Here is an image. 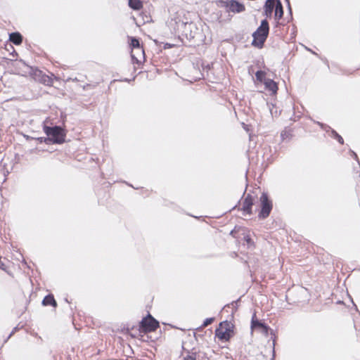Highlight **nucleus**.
Instances as JSON below:
<instances>
[{"label":"nucleus","mask_w":360,"mask_h":360,"mask_svg":"<svg viewBox=\"0 0 360 360\" xmlns=\"http://www.w3.org/2000/svg\"><path fill=\"white\" fill-rule=\"evenodd\" d=\"M269 31V22L266 20H263L260 26L252 34V44L255 47L262 48L268 37Z\"/></svg>","instance_id":"obj_1"},{"label":"nucleus","mask_w":360,"mask_h":360,"mask_svg":"<svg viewBox=\"0 0 360 360\" xmlns=\"http://www.w3.org/2000/svg\"><path fill=\"white\" fill-rule=\"evenodd\" d=\"M44 133L47 135L49 142L60 144L65 142V133L60 126L48 127L44 125Z\"/></svg>","instance_id":"obj_2"},{"label":"nucleus","mask_w":360,"mask_h":360,"mask_svg":"<svg viewBox=\"0 0 360 360\" xmlns=\"http://www.w3.org/2000/svg\"><path fill=\"white\" fill-rule=\"evenodd\" d=\"M259 201L261 210L259 212L258 217L261 219H264L269 216L272 210V201L269 199L267 193H262L259 198Z\"/></svg>","instance_id":"obj_3"},{"label":"nucleus","mask_w":360,"mask_h":360,"mask_svg":"<svg viewBox=\"0 0 360 360\" xmlns=\"http://www.w3.org/2000/svg\"><path fill=\"white\" fill-rule=\"evenodd\" d=\"M142 331L145 333L155 331L159 327V322L150 314L143 318L140 323Z\"/></svg>","instance_id":"obj_4"},{"label":"nucleus","mask_w":360,"mask_h":360,"mask_svg":"<svg viewBox=\"0 0 360 360\" xmlns=\"http://www.w3.org/2000/svg\"><path fill=\"white\" fill-rule=\"evenodd\" d=\"M223 326H226L225 330H223L222 329H216L215 335L219 340L228 341L231 338L233 331L231 330L228 321L221 322L220 323V326L223 327Z\"/></svg>","instance_id":"obj_5"},{"label":"nucleus","mask_w":360,"mask_h":360,"mask_svg":"<svg viewBox=\"0 0 360 360\" xmlns=\"http://www.w3.org/2000/svg\"><path fill=\"white\" fill-rule=\"evenodd\" d=\"M255 198L250 194H248L243 202L241 210L245 214H252V207L254 205Z\"/></svg>","instance_id":"obj_6"},{"label":"nucleus","mask_w":360,"mask_h":360,"mask_svg":"<svg viewBox=\"0 0 360 360\" xmlns=\"http://www.w3.org/2000/svg\"><path fill=\"white\" fill-rule=\"evenodd\" d=\"M226 6L228 8L229 11L233 13H240L245 11V6L236 1V0H230L226 1Z\"/></svg>","instance_id":"obj_7"},{"label":"nucleus","mask_w":360,"mask_h":360,"mask_svg":"<svg viewBox=\"0 0 360 360\" xmlns=\"http://www.w3.org/2000/svg\"><path fill=\"white\" fill-rule=\"evenodd\" d=\"M256 328H260L262 330V332L266 334L268 333L269 329V328L264 323H262V321H259L256 318V314H254L251 321V329L254 330Z\"/></svg>","instance_id":"obj_8"},{"label":"nucleus","mask_w":360,"mask_h":360,"mask_svg":"<svg viewBox=\"0 0 360 360\" xmlns=\"http://www.w3.org/2000/svg\"><path fill=\"white\" fill-rule=\"evenodd\" d=\"M131 56L134 63H141V59L144 60L145 53L143 47L138 49H132L131 51Z\"/></svg>","instance_id":"obj_9"},{"label":"nucleus","mask_w":360,"mask_h":360,"mask_svg":"<svg viewBox=\"0 0 360 360\" xmlns=\"http://www.w3.org/2000/svg\"><path fill=\"white\" fill-rule=\"evenodd\" d=\"M264 84L267 90L271 91L273 94H276L278 91V85L276 82L271 79H265L264 81Z\"/></svg>","instance_id":"obj_10"},{"label":"nucleus","mask_w":360,"mask_h":360,"mask_svg":"<svg viewBox=\"0 0 360 360\" xmlns=\"http://www.w3.org/2000/svg\"><path fill=\"white\" fill-rule=\"evenodd\" d=\"M275 0H266L264 4V13L266 16H271L276 7Z\"/></svg>","instance_id":"obj_11"},{"label":"nucleus","mask_w":360,"mask_h":360,"mask_svg":"<svg viewBox=\"0 0 360 360\" xmlns=\"http://www.w3.org/2000/svg\"><path fill=\"white\" fill-rule=\"evenodd\" d=\"M9 40L15 45H20L22 41V37L19 32H13L9 35Z\"/></svg>","instance_id":"obj_12"},{"label":"nucleus","mask_w":360,"mask_h":360,"mask_svg":"<svg viewBox=\"0 0 360 360\" xmlns=\"http://www.w3.org/2000/svg\"><path fill=\"white\" fill-rule=\"evenodd\" d=\"M283 15V5L280 0H276V7H275V18L277 19H281Z\"/></svg>","instance_id":"obj_13"},{"label":"nucleus","mask_w":360,"mask_h":360,"mask_svg":"<svg viewBox=\"0 0 360 360\" xmlns=\"http://www.w3.org/2000/svg\"><path fill=\"white\" fill-rule=\"evenodd\" d=\"M42 304L44 306L51 305L54 307L57 306L56 301L55 300L53 295H48L42 300Z\"/></svg>","instance_id":"obj_14"},{"label":"nucleus","mask_w":360,"mask_h":360,"mask_svg":"<svg viewBox=\"0 0 360 360\" xmlns=\"http://www.w3.org/2000/svg\"><path fill=\"white\" fill-rule=\"evenodd\" d=\"M142 6V2L140 0H129V6L134 10H140Z\"/></svg>","instance_id":"obj_15"},{"label":"nucleus","mask_w":360,"mask_h":360,"mask_svg":"<svg viewBox=\"0 0 360 360\" xmlns=\"http://www.w3.org/2000/svg\"><path fill=\"white\" fill-rule=\"evenodd\" d=\"M130 46L132 49H138L142 47L139 42V40L136 37H131V44Z\"/></svg>","instance_id":"obj_16"},{"label":"nucleus","mask_w":360,"mask_h":360,"mask_svg":"<svg viewBox=\"0 0 360 360\" xmlns=\"http://www.w3.org/2000/svg\"><path fill=\"white\" fill-rule=\"evenodd\" d=\"M265 75H266L265 72H264L262 70H258L255 73L256 78L259 82L264 81V79H264Z\"/></svg>","instance_id":"obj_17"},{"label":"nucleus","mask_w":360,"mask_h":360,"mask_svg":"<svg viewBox=\"0 0 360 360\" xmlns=\"http://www.w3.org/2000/svg\"><path fill=\"white\" fill-rule=\"evenodd\" d=\"M332 133L334 135V137L338 140V141L341 143V144H343L344 143V140L342 139V137L339 135L334 130H332Z\"/></svg>","instance_id":"obj_18"},{"label":"nucleus","mask_w":360,"mask_h":360,"mask_svg":"<svg viewBox=\"0 0 360 360\" xmlns=\"http://www.w3.org/2000/svg\"><path fill=\"white\" fill-rule=\"evenodd\" d=\"M214 321V318H207L206 319L202 325V327L205 328V327H207V326L210 325L211 323H212V322Z\"/></svg>","instance_id":"obj_19"},{"label":"nucleus","mask_w":360,"mask_h":360,"mask_svg":"<svg viewBox=\"0 0 360 360\" xmlns=\"http://www.w3.org/2000/svg\"><path fill=\"white\" fill-rule=\"evenodd\" d=\"M184 360H196V354L192 353L184 357Z\"/></svg>","instance_id":"obj_20"},{"label":"nucleus","mask_w":360,"mask_h":360,"mask_svg":"<svg viewBox=\"0 0 360 360\" xmlns=\"http://www.w3.org/2000/svg\"><path fill=\"white\" fill-rule=\"evenodd\" d=\"M43 82L44 84H46L48 85H51L52 84V79L51 77H49V76H45L44 78H43Z\"/></svg>","instance_id":"obj_21"},{"label":"nucleus","mask_w":360,"mask_h":360,"mask_svg":"<svg viewBox=\"0 0 360 360\" xmlns=\"http://www.w3.org/2000/svg\"><path fill=\"white\" fill-rule=\"evenodd\" d=\"M36 140H37L39 143H49V139H48V137L46 138V137H39V138H37Z\"/></svg>","instance_id":"obj_22"},{"label":"nucleus","mask_w":360,"mask_h":360,"mask_svg":"<svg viewBox=\"0 0 360 360\" xmlns=\"http://www.w3.org/2000/svg\"><path fill=\"white\" fill-rule=\"evenodd\" d=\"M184 26L186 28H188L189 30H191L193 27H194V25L193 23H185Z\"/></svg>","instance_id":"obj_23"},{"label":"nucleus","mask_w":360,"mask_h":360,"mask_svg":"<svg viewBox=\"0 0 360 360\" xmlns=\"http://www.w3.org/2000/svg\"><path fill=\"white\" fill-rule=\"evenodd\" d=\"M287 4H288V9H289V12H290V14L291 15L292 14V10H291V7H290V1L289 0H285Z\"/></svg>","instance_id":"obj_24"},{"label":"nucleus","mask_w":360,"mask_h":360,"mask_svg":"<svg viewBox=\"0 0 360 360\" xmlns=\"http://www.w3.org/2000/svg\"><path fill=\"white\" fill-rule=\"evenodd\" d=\"M15 330H16V328H14V330H13L10 333V335H8V338H10L13 335V334L14 333V332L15 331Z\"/></svg>","instance_id":"obj_25"},{"label":"nucleus","mask_w":360,"mask_h":360,"mask_svg":"<svg viewBox=\"0 0 360 360\" xmlns=\"http://www.w3.org/2000/svg\"><path fill=\"white\" fill-rule=\"evenodd\" d=\"M231 305H232L233 307H236V308L237 302H232V303H231Z\"/></svg>","instance_id":"obj_26"},{"label":"nucleus","mask_w":360,"mask_h":360,"mask_svg":"<svg viewBox=\"0 0 360 360\" xmlns=\"http://www.w3.org/2000/svg\"><path fill=\"white\" fill-rule=\"evenodd\" d=\"M352 153H353V155L354 156V158H357V155H356V154L355 153H354V152H352Z\"/></svg>","instance_id":"obj_27"},{"label":"nucleus","mask_w":360,"mask_h":360,"mask_svg":"<svg viewBox=\"0 0 360 360\" xmlns=\"http://www.w3.org/2000/svg\"><path fill=\"white\" fill-rule=\"evenodd\" d=\"M318 124H319V125H321L322 128H323V124L319 123V122H318Z\"/></svg>","instance_id":"obj_28"}]
</instances>
